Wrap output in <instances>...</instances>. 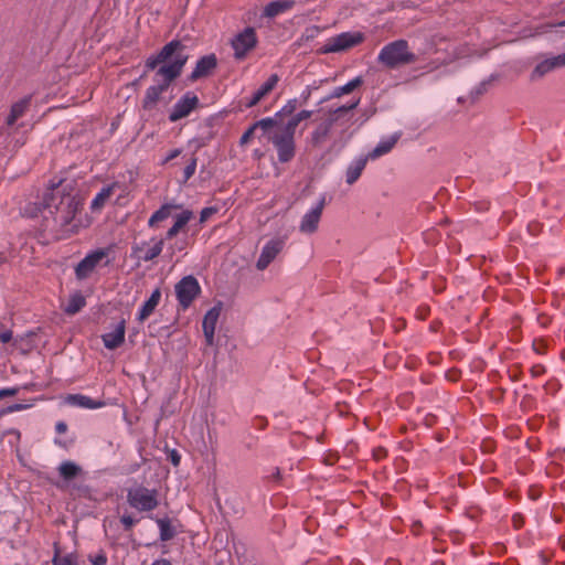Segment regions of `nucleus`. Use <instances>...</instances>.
Listing matches in <instances>:
<instances>
[{"mask_svg": "<svg viewBox=\"0 0 565 565\" xmlns=\"http://www.w3.org/2000/svg\"><path fill=\"white\" fill-rule=\"evenodd\" d=\"M216 212L217 209L213 206L203 209L200 214V222H205L211 215L215 214Z\"/></svg>", "mask_w": 565, "mask_h": 565, "instance_id": "obj_37", "label": "nucleus"}, {"mask_svg": "<svg viewBox=\"0 0 565 565\" xmlns=\"http://www.w3.org/2000/svg\"><path fill=\"white\" fill-rule=\"evenodd\" d=\"M60 471H61V475L65 478H68L71 477V461H64L61 466H60Z\"/></svg>", "mask_w": 565, "mask_h": 565, "instance_id": "obj_41", "label": "nucleus"}, {"mask_svg": "<svg viewBox=\"0 0 565 565\" xmlns=\"http://www.w3.org/2000/svg\"><path fill=\"white\" fill-rule=\"evenodd\" d=\"M82 210L83 204L79 202H75L73 204V222L76 221L75 224H73L74 227H88L92 223V217L85 213L84 216H82Z\"/></svg>", "mask_w": 565, "mask_h": 565, "instance_id": "obj_27", "label": "nucleus"}, {"mask_svg": "<svg viewBox=\"0 0 565 565\" xmlns=\"http://www.w3.org/2000/svg\"><path fill=\"white\" fill-rule=\"evenodd\" d=\"M171 213V206L170 205H162L157 212L153 213V215L149 220V225L153 226L158 222H161L169 217Z\"/></svg>", "mask_w": 565, "mask_h": 565, "instance_id": "obj_33", "label": "nucleus"}, {"mask_svg": "<svg viewBox=\"0 0 565 565\" xmlns=\"http://www.w3.org/2000/svg\"><path fill=\"white\" fill-rule=\"evenodd\" d=\"M279 77L277 74H271L268 79L253 94L252 98L246 103V107H254L266 95H268L277 85Z\"/></svg>", "mask_w": 565, "mask_h": 565, "instance_id": "obj_21", "label": "nucleus"}, {"mask_svg": "<svg viewBox=\"0 0 565 565\" xmlns=\"http://www.w3.org/2000/svg\"><path fill=\"white\" fill-rule=\"evenodd\" d=\"M181 153L180 150L175 149L173 150L163 161V163H167L168 161L172 160L173 158L178 157Z\"/></svg>", "mask_w": 565, "mask_h": 565, "instance_id": "obj_52", "label": "nucleus"}, {"mask_svg": "<svg viewBox=\"0 0 565 565\" xmlns=\"http://www.w3.org/2000/svg\"><path fill=\"white\" fill-rule=\"evenodd\" d=\"M121 522L125 525V530L129 531L132 527L135 520L130 515H124L121 518Z\"/></svg>", "mask_w": 565, "mask_h": 565, "instance_id": "obj_45", "label": "nucleus"}, {"mask_svg": "<svg viewBox=\"0 0 565 565\" xmlns=\"http://www.w3.org/2000/svg\"><path fill=\"white\" fill-rule=\"evenodd\" d=\"M512 521L515 529H520L524 523L523 516L519 513L513 515Z\"/></svg>", "mask_w": 565, "mask_h": 565, "instance_id": "obj_47", "label": "nucleus"}, {"mask_svg": "<svg viewBox=\"0 0 565 565\" xmlns=\"http://www.w3.org/2000/svg\"><path fill=\"white\" fill-rule=\"evenodd\" d=\"M449 379H450L451 381H456V380H457V376H456V374H452V375H449Z\"/></svg>", "mask_w": 565, "mask_h": 565, "instance_id": "obj_62", "label": "nucleus"}, {"mask_svg": "<svg viewBox=\"0 0 565 565\" xmlns=\"http://www.w3.org/2000/svg\"><path fill=\"white\" fill-rule=\"evenodd\" d=\"M559 542L562 544V547L565 550V537H559Z\"/></svg>", "mask_w": 565, "mask_h": 565, "instance_id": "obj_58", "label": "nucleus"}, {"mask_svg": "<svg viewBox=\"0 0 565 565\" xmlns=\"http://www.w3.org/2000/svg\"><path fill=\"white\" fill-rule=\"evenodd\" d=\"M376 61L388 70H396L414 64L417 55L409 49L406 40L398 39L385 44L379 52Z\"/></svg>", "mask_w": 565, "mask_h": 565, "instance_id": "obj_3", "label": "nucleus"}, {"mask_svg": "<svg viewBox=\"0 0 565 565\" xmlns=\"http://www.w3.org/2000/svg\"><path fill=\"white\" fill-rule=\"evenodd\" d=\"M67 424L64 423V422H58L56 425H55V430L57 434H65L67 431Z\"/></svg>", "mask_w": 565, "mask_h": 565, "instance_id": "obj_48", "label": "nucleus"}, {"mask_svg": "<svg viewBox=\"0 0 565 565\" xmlns=\"http://www.w3.org/2000/svg\"><path fill=\"white\" fill-rule=\"evenodd\" d=\"M28 407H29V405H26V404H13V405L8 406V408L6 409V413L20 412V411L26 409Z\"/></svg>", "mask_w": 565, "mask_h": 565, "instance_id": "obj_42", "label": "nucleus"}, {"mask_svg": "<svg viewBox=\"0 0 565 565\" xmlns=\"http://www.w3.org/2000/svg\"><path fill=\"white\" fill-rule=\"evenodd\" d=\"M81 492H83L84 494L86 493V489H78Z\"/></svg>", "mask_w": 565, "mask_h": 565, "instance_id": "obj_64", "label": "nucleus"}, {"mask_svg": "<svg viewBox=\"0 0 565 565\" xmlns=\"http://www.w3.org/2000/svg\"><path fill=\"white\" fill-rule=\"evenodd\" d=\"M277 147L278 158L281 162L289 161L295 154L294 143H275Z\"/></svg>", "mask_w": 565, "mask_h": 565, "instance_id": "obj_31", "label": "nucleus"}, {"mask_svg": "<svg viewBox=\"0 0 565 565\" xmlns=\"http://www.w3.org/2000/svg\"><path fill=\"white\" fill-rule=\"evenodd\" d=\"M533 348H534V350H535L537 353H542V351H543V348H539V347H536L535 344H533Z\"/></svg>", "mask_w": 565, "mask_h": 565, "instance_id": "obj_55", "label": "nucleus"}, {"mask_svg": "<svg viewBox=\"0 0 565 565\" xmlns=\"http://www.w3.org/2000/svg\"><path fill=\"white\" fill-rule=\"evenodd\" d=\"M217 66L216 55L211 53L198 60L194 70L189 75V81L196 82L200 78L210 76Z\"/></svg>", "mask_w": 565, "mask_h": 565, "instance_id": "obj_15", "label": "nucleus"}, {"mask_svg": "<svg viewBox=\"0 0 565 565\" xmlns=\"http://www.w3.org/2000/svg\"><path fill=\"white\" fill-rule=\"evenodd\" d=\"M488 83L482 82L480 83L472 92L471 95H475V98H478L480 95H482L487 90Z\"/></svg>", "mask_w": 565, "mask_h": 565, "instance_id": "obj_39", "label": "nucleus"}, {"mask_svg": "<svg viewBox=\"0 0 565 565\" xmlns=\"http://www.w3.org/2000/svg\"><path fill=\"white\" fill-rule=\"evenodd\" d=\"M545 372V367L541 364H535L531 367V374L536 377Z\"/></svg>", "mask_w": 565, "mask_h": 565, "instance_id": "obj_44", "label": "nucleus"}, {"mask_svg": "<svg viewBox=\"0 0 565 565\" xmlns=\"http://www.w3.org/2000/svg\"><path fill=\"white\" fill-rule=\"evenodd\" d=\"M295 6L294 0H276L269 2L264 9V15L267 18H275Z\"/></svg>", "mask_w": 565, "mask_h": 565, "instance_id": "obj_23", "label": "nucleus"}, {"mask_svg": "<svg viewBox=\"0 0 565 565\" xmlns=\"http://www.w3.org/2000/svg\"><path fill=\"white\" fill-rule=\"evenodd\" d=\"M145 243L140 245H135L132 247L134 255L142 258L145 262H149L159 256L160 253L162 252L163 239H159L158 242H156V244L151 248H149L143 255H141V253L145 250Z\"/></svg>", "mask_w": 565, "mask_h": 565, "instance_id": "obj_24", "label": "nucleus"}, {"mask_svg": "<svg viewBox=\"0 0 565 565\" xmlns=\"http://www.w3.org/2000/svg\"><path fill=\"white\" fill-rule=\"evenodd\" d=\"M231 44L234 50L235 58H244L246 54L257 44V38L254 28L248 26L244 29L233 38Z\"/></svg>", "mask_w": 565, "mask_h": 565, "instance_id": "obj_11", "label": "nucleus"}, {"mask_svg": "<svg viewBox=\"0 0 565 565\" xmlns=\"http://www.w3.org/2000/svg\"><path fill=\"white\" fill-rule=\"evenodd\" d=\"M221 310H222V303L218 302L216 306L211 308L204 316L202 327H203V332H204L206 343L209 345L213 344L215 326H216V322L221 315Z\"/></svg>", "mask_w": 565, "mask_h": 565, "instance_id": "obj_17", "label": "nucleus"}, {"mask_svg": "<svg viewBox=\"0 0 565 565\" xmlns=\"http://www.w3.org/2000/svg\"><path fill=\"white\" fill-rule=\"evenodd\" d=\"M169 459L171 460L173 466H178L180 463V456L174 449L169 451Z\"/></svg>", "mask_w": 565, "mask_h": 565, "instance_id": "obj_46", "label": "nucleus"}, {"mask_svg": "<svg viewBox=\"0 0 565 565\" xmlns=\"http://www.w3.org/2000/svg\"><path fill=\"white\" fill-rule=\"evenodd\" d=\"M533 348H534V350H535L537 353H542V351H543V348H539V347H536L535 344H533Z\"/></svg>", "mask_w": 565, "mask_h": 565, "instance_id": "obj_56", "label": "nucleus"}, {"mask_svg": "<svg viewBox=\"0 0 565 565\" xmlns=\"http://www.w3.org/2000/svg\"><path fill=\"white\" fill-rule=\"evenodd\" d=\"M64 310H65V312H67V313H68V312H71V305L65 306Z\"/></svg>", "mask_w": 565, "mask_h": 565, "instance_id": "obj_61", "label": "nucleus"}, {"mask_svg": "<svg viewBox=\"0 0 565 565\" xmlns=\"http://www.w3.org/2000/svg\"><path fill=\"white\" fill-rule=\"evenodd\" d=\"M254 138H273L274 141L279 140L278 118L274 115V117H267L256 121L241 136L239 141H249V139Z\"/></svg>", "mask_w": 565, "mask_h": 565, "instance_id": "obj_7", "label": "nucleus"}, {"mask_svg": "<svg viewBox=\"0 0 565 565\" xmlns=\"http://www.w3.org/2000/svg\"><path fill=\"white\" fill-rule=\"evenodd\" d=\"M152 565H171V563H170V561L162 558V559L156 561Z\"/></svg>", "mask_w": 565, "mask_h": 565, "instance_id": "obj_54", "label": "nucleus"}, {"mask_svg": "<svg viewBox=\"0 0 565 565\" xmlns=\"http://www.w3.org/2000/svg\"><path fill=\"white\" fill-rule=\"evenodd\" d=\"M161 298L160 289H156L150 298L145 302L142 306L140 313H139V321H145L156 309V307L159 303V300Z\"/></svg>", "mask_w": 565, "mask_h": 565, "instance_id": "obj_25", "label": "nucleus"}, {"mask_svg": "<svg viewBox=\"0 0 565 565\" xmlns=\"http://www.w3.org/2000/svg\"><path fill=\"white\" fill-rule=\"evenodd\" d=\"M282 249V241L276 239L270 241L263 249L257 263L256 267L259 270H264L271 263L273 259L280 253Z\"/></svg>", "mask_w": 565, "mask_h": 565, "instance_id": "obj_18", "label": "nucleus"}, {"mask_svg": "<svg viewBox=\"0 0 565 565\" xmlns=\"http://www.w3.org/2000/svg\"><path fill=\"white\" fill-rule=\"evenodd\" d=\"M199 105L198 96L186 92L172 107L169 113V120L174 122L186 116Z\"/></svg>", "mask_w": 565, "mask_h": 565, "instance_id": "obj_12", "label": "nucleus"}, {"mask_svg": "<svg viewBox=\"0 0 565 565\" xmlns=\"http://www.w3.org/2000/svg\"><path fill=\"white\" fill-rule=\"evenodd\" d=\"M361 97L354 98L345 105H341L330 109L321 117L313 120L316 125L312 131V141H319L326 138L334 122L347 116L351 110L355 109L360 104Z\"/></svg>", "mask_w": 565, "mask_h": 565, "instance_id": "obj_4", "label": "nucleus"}, {"mask_svg": "<svg viewBox=\"0 0 565 565\" xmlns=\"http://www.w3.org/2000/svg\"><path fill=\"white\" fill-rule=\"evenodd\" d=\"M317 33H318V28L312 26V28L306 30V38L307 39L313 38Z\"/></svg>", "mask_w": 565, "mask_h": 565, "instance_id": "obj_51", "label": "nucleus"}, {"mask_svg": "<svg viewBox=\"0 0 565 565\" xmlns=\"http://www.w3.org/2000/svg\"><path fill=\"white\" fill-rule=\"evenodd\" d=\"M565 26V19L557 23H545L537 28V34H544L547 33L556 28H563Z\"/></svg>", "mask_w": 565, "mask_h": 565, "instance_id": "obj_34", "label": "nucleus"}, {"mask_svg": "<svg viewBox=\"0 0 565 565\" xmlns=\"http://www.w3.org/2000/svg\"><path fill=\"white\" fill-rule=\"evenodd\" d=\"M315 115L313 110H301L294 116L279 118L278 120V141H294L298 129H305L307 121Z\"/></svg>", "mask_w": 565, "mask_h": 565, "instance_id": "obj_6", "label": "nucleus"}, {"mask_svg": "<svg viewBox=\"0 0 565 565\" xmlns=\"http://www.w3.org/2000/svg\"><path fill=\"white\" fill-rule=\"evenodd\" d=\"M299 106V103H298V99L297 98H292V99H289L280 110H278L275 116L279 119V118H284V117H288V116H294L296 115L297 113H295L297 110Z\"/></svg>", "mask_w": 565, "mask_h": 565, "instance_id": "obj_32", "label": "nucleus"}, {"mask_svg": "<svg viewBox=\"0 0 565 565\" xmlns=\"http://www.w3.org/2000/svg\"><path fill=\"white\" fill-rule=\"evenodd\" d=\"M386 456V450L382 447H379L376 449H374L373 451V457L379 460L381 459L382 457Z\"/></svg>", "mask_w": 565, "mask_h": 565, "instance_id": "obj_49", "label": "nucleus"}, {"mask_svg": "<svg viewBox=\"0 0 565 565\" xmlns=\"http://www.w3.org/2000/svg\"><path fill=\"white\" fill-rule=\"evenodd\" d=\"M274 477H275L277 480H278V479H280V471H279V469H276V472H275Z\"/></svg>", "mask_w": 565, "mask_h": 565, "instance_id": "obj_57", "label": "nucleus"}, {"mask_svg": "<svg viewBox=\"0 0 565 565\" xmlns=\"http://www.w3.org/2000/svg\"><path fill=\"white\" fill-rule=\"evenodd\" d=\"M157 523L160 527V540L163 542L170 541L174 537L175 531L171 525V521L168 518L158 519Z\"/></svg>", "mask_w": 565, "mask_h": 565, "instance_id": "obj_29", "label": "nucleus"}, {"mask_svg": "<svg viewBox=\"0 0 565 565\" xmlns=\"http://www.w3.org/2000/svg\"><path fill=\"white\" fill-rule=\"evenodd\" d=\"M394 143H382L376 147L372 152H370L365 158L360 159L356 162V166L353 168H349L347 172V182L349 184L354 183L359 177L361 175L362 170L364 169L366 161L369 158H376L381 154L387 153L391 151Z\"/></svg>", "mask_w": 565, "mask_h": 565, "instance_id": "obj_14", "label": "nucleus"}, {"mask_svg": "<svg viewBox=\"0 0 565 565\" xmlns=\"http://www.w3.org/2000/svg\"><path fill=\"white\" fill-rule=\"evenodd\" d=\"M90 561L94 565H105L107 562V558L104 553H100V554L96 555L95 557L90 558Z\"/></svg>", "mask_w": 565, "mask_h": 565, "instance_id": "obj_43", "label": "nucleus"}, {"mask_svg": "<svg viewBox=\"0 0 565 565\" xmlns=\"http://www.w3.org/2000/svg\"><path fill=\"white\" fill-rule=\"evenodd\" d=\"M364 40L361 32H343L327 40L319 50L322 54L335 53L349 50Z\"/></svg>", "mask_w": 565, "mask_h": 565, "instance_id": "obj_9", "label": "nucleus"}, {"mask_svg": "<svg viewBox=\"0 0 565 565\" xmlns=\"http://www.w3.org/2000/svg\"><path fill=\"white\" fill-rule=\"evenodd\" d=\"M55 444H57V445H61V446L65 447V444H62L57 438L55 439Z\"/></svg>", "mask_w": 565, "mask_h": 565, "instance_id": "obj_63", "label": "nucleus"}, {"mask_svg": "<svg viewBox=\"0 0 565 565\" xmlns=\"http://www.w3.org/2000/svg\"><path fill=\"white\" fill-rule=\"evenodd\" d=\"M562 67H565V53L558 54L556 56L546 57L543 61H541L533 70L531 78L533 81L541 78L547 73Z\"/></svg>", "mask_w": 565, "mask_h": 565, "instance_id": "obj_16", "label": "nucleus"}, {"mask_svg": "<svg viewBox=\"0 0 565 565\" xmlns=\"http://www.w3.org/2000/svg\"><path fill=\"white\" fill-rule=\"evenodd\" d=\"M200 292V285L193 276H185L175 285V295L183 309L189 308Z\"/></svg>", "mask_w": 565, "mask_h": 565, "instance_id": "obj_10", "label": "nucleus"}, {"mask_svg": "<svg viewBox=\"0 0 565 565\" xmlns=\"http://www.w3.org/2000/svg\"><path fill=\"white\" fill-rule=\"evenodd\" d=\"M107 256V252L104 249H97L87 255L82 262L75 267V275L78 279H85L92 275L98 263Z\"/></svg>", "mask_w": 565, "mask_h": 565, "instance_id": "obj_13", "label": "nucleus"}, {"mask_svg": "<svg viewBox=\"0 0 565 565\" xmlns=\"http://www.w3.org/2000/svg\"><path fill=\"white\" fill-rule=\"evenodd\" d=\"M54 565H71V557L65 555L64 557H60L57 554L53 558Z\"/></svg>", "mask_w": 565, "mask_h": 565, "instance_id": "obj_40", "label": "nucleus"}, {"mask_svg": "<svg viewBox=\"0 0 565 565\" xmlns=\"http://www.w3.org/2000/svg\"><path fill=\"white\" fill-rule=\"evenodd\" d=\"M85 303L86 301L83 295H73V313L79 311L85 306Z\"/></svg>", "mask_w": 565, "mask_h": 565, "instance_id": "obj_36", "label": "nucleus"}, {"mask_svg": "<svg viewBox=\"0 0 565 565\" xmlns=\"http://www.w3.org/2000/svg\"><path fill=\"white\" fill-rule=\"evenodd\" d=\"M188 58L186 46L179 40L170 41L158 54L147 58L146 71H153L157 67L158 70L154 76L157 84L148 87L145 93L142 100L145 109H151L156 106L161 94L181 75Z\"/></svg>", "mask_w": 565, "mask_h": 565, "instance_id": "obj_1", "label": "nucleus"}, {"mask_svg": "<svg viewBox=\"0 0 565 565\" xmlns=\"http://www.w3.org/2000/svg\"><path fill=\"white\" fill-rule=\"evenodd\" d=\"M72 469H73V479H75L82 472V469H81V467H78L74 463L72 466Z\"/></svg>", "mask_w": 565, "mask_h": 565, "instance_id": "obj_53", "label": "nucleus"}, {"mask_svg": "<svg viewBox=\"0 0 565 565\" xmlns=\"http://www.w3.org/2000/svg\"><path fill=\"white\" fill-rule=\"evenodd\" d=\"M12 339V332L11 331H4L0 334V342L7 343Z\"/></svg>", "mask_w": 565, "mask_h": 565, "instance_id": "obj_50", "label": "nucleus"}, {"mask_svg": "<svg viewBox=\"0 0 565 565\" xmlns=\"http://www.w3.org/2000/svg\"><path fill=\"white\" fill-rule=\"evenodd\" d=\"M126 322L121 319L111 332L103 334L102 339L105 347L109 350H115L124 343L125 340Z\"/></svg>", "mask_w": 565, "mask_h": 565, "instance_id": "obj_19", "label": "nucleus"}, {"mask_svg": "<svg viewBox=\"0 0 565 565\" xmlns=\"http://www.w3.org/2000/svg\"><path fill=\"white\" fill-rule=\"evenodd\" d=\"M157 490H149L145 487L128 490L127 501L131 508L141 512H148L156 509L159 504Z\"/></svg>", "mask_w": 565, "mask_h": 565, "instance_id": "obj_8", "label": "nucleus"}, {"mask_svg": "<svg viewBox=\"0 0 565 565\" xmlns=\"http://www.w3.org/2000/svg\"><path fill=\"white\" fill-rule=\"evenodd\" d=\"M362 83H363L362 77L361 76H356L353 79L349 81L347 84H344L342 86L334 87L332 89V92L327 97H324L323 99L320 100L319 104H322V103L328 102V100L333 99V98H340L343 95L350 94L355 88L361 86Z\"/></svg>", "mask_w": 565, "mask_h": 565, "instance_id": "obj_22", "label": "nucleus"}, {"mask_svg": "<svg viewBox=\"0 0 565 565\" xmlns=\"http://www.w3.org/2000/svg\"><path fill=\"white\" fill-rule=\"evenodd\" d=\"M398 138H399V136L394 135V136H392L391 141H392V142H395V141H397V139H398Z\"/></svg>", "mask_w": 565, "mask_h": 565, "instance_id": "obj_59", "label": "nucleus"}, {"mask_svg": "<svg viewBox=\"0 0 565 565\" xmlns=\"http://www.w3.org/2000/svg\"><path fill=\"white\" fill-rule=\"evenodd\" d=\"M191 217H192V213L190 211H184L180 215H178L175 223L167 232V237L168 238L174 237L179 233V231L190 221Z\"/></svg>", "mask_w": 565, "mask_h": 565, "instance_id": "obj_30", "label": "nucleus"}, {"mask_svg": "<svg viewBox=\"0 0 565 565\" xmlns=\"http://www.w3.org/2000/svg\"><path fill=\"white\" fill-rule=\"evenodd\" d=\"M196 158L192 157L189 164L184 169V181L186 182L195 172Z\"/></svg>", "mask_w": 565, "mask_h": 565, "instance_id": "obj_35", "label": "nucleus"}, {"mask_svg": "<svg viewBox=\"0 0 565 565\" xmlns=\"http://www.w3.org/2000/svg\"><path fill=\"white\" fill-rule=\"evenodd\" d=\"M323 207H324V200H321L317 207H315L308 214L305 215V217L300 224L301 232L313 233L318 228V224H319Z\"/></svg>", "mask_w": 565, "mask_h": 565, "instance_id": "obj_20", "label": "nucleus"}, {"mask_svg": "<svg viewBox=\"0 0 565 565\" xmlns=\"http://www.w3.org/2000/svg\"><path fill=\"white\" fill-rule=\"evenodd\" d=\"M18 392H19L18 387L1 388L0 390V399L6 396H13V395L18 394Z\"/></svg>", "mask_w": 565, "mask_h": 565, "instance_id": "obj_38", "label": "nucleus"}, {"mask_svg": "<svg viewBox=\"0 0 565 565\" xmlns=\"http://www.w3.org/2000/svg\"><path fill=\"white\" fill-rule=\"evenodd\" d=\"M73 405L84 407V408H100L106 405L104 401L93 399L88 396L82 394H73Z\"/></svg>", "mask_w": 565, "mask_h": 565, "instance_id": "obj_26", "label": "nucleus"}, {"mask_svg": "<svg viewBox=\"0 0 565 565\" xmlns=\"http://www.w3.org/2000/svg\"><path fill=\"white\" fill-rule=\"evenodd\" d=\"M419 526H420V522H415V523L413 524V529H414V530H415V529H418Z\"/></svg>", "mask_w": 565, "mask_h": 565, "instance_id": "obj_60", "label": "nucleus"}, {"mask_svg": "<svg viewBox=\"0 0 565 565\" xmlns=\"http://www.w3.org/2000/svg\"><path fill=\"white\" fill-rule=\"evenodd\" d=\"M117 186V183H113L106 188H104L98 194L97 196L93 200L92 202V210L94 211H99L104 205L105 203L107 202V200L110 198V195L113 194L114 192V189Z\"/></svg>", "mask_w": 565, "mask_h": 565, "instance_id": "obj_28", "label": "nucleus"}, {"mask_svg": "<svg viewBox=\"0 0 565 565\" xmlns=\"http://www.w3.org/2000/svg\"><path fill=\"white\" fill-rule=\"evenodd\" d=\"M31 104L32 95H25L11 104L1 126V136L11 137L19 130V120L30 110Z\"/></svg>", "mask_w": 565, "mask_h": 565, "instance_id": "obj_5", "label": "nucleus"}, {"mask_svg": "<svg viewBox=\"0 0 565 565\" xmlns=\"http://www.w3.org/2000/svg\"><path fill=\"white\" fill-rule=\"evenodd\" d=\"M71 184L66 179H60L52 182L49 192L45 194L44 205L39 203H29L21 215L29 218L38 217L43 210H47L54 221L67 223L71 214Z\"/></svg>", "mask_w": 565, "mask_h": 565, "instance_id": "obj_2", "label": "nucleus"}]
</instances>
